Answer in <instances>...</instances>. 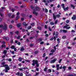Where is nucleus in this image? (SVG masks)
<instances>
[{"mask_svg":"<svg viewBox=\"0 0 76 76\" xmlns=\"http://www.w3.org/2000/svg\"><path fill=\"white\" fill-rule=\"evenodd\" d=\"M6 63V62H3L1 64L2 65H3V67H5V69L4 70V71L5 72H7L8 70H10V68H9V66H8V65H5Z\"/></svg>","mask_w":76,"mask_h":76,"instance_id":"nucleus-1","label":"nucleus"},{"mask_svg":"<svg viewBox=\"0 0 76 76\" xmlns=\"http://www.w3.org/2000/svg\"><path fill=\"white\" fill-rule=\"evenodd\" d=\"M33 63H32V66H35V64H36L37 66V67H38L39 66V64H38V61L37 60H34L32 61Z\"/></svg>","mask_w":76,"mask_h":76,"instance_id":"nucleus-2","label":"nucleus"},{"mask_svg":"<svg viewBox=\"0 0 76 76\" xmlns=\"http://www.w3.org/2000/svg\"><path fill=\"white\" fill-rule=\"evenodd\" d=\"M61 6L62 7L64 10L66 11V10H68L69 9V7H67L66 8H65V7H64V4H63L61 5Z\"/></svg>","mask_w":76,"mask_h":76,"instance_id":"nucleus-3","label":"nucleus"},{"mask_svg":"<svg viewBox=\"0 0 76 76\" xmlns=\"http://www.w3.org/2000/svg\"><path fill=\"white\" fill-rule=\"evenodd\" d=\"M53 15L54 20L56 19V16H57V18H59V17H60V15L58 14L57 15V16H56V15H54V14H53Z\"/></svg>","mask_w":76,"mask_h":76,"instance_id":"nucleus-4","label":"nucleus"},{"mask_svg":"<svg viewBox=\"0 0 76 76\" xmlns=\"http://www.w3.org/2000/svg\"><path fill=\"white\" fill-rule=\"evenodd\" d=\"M69 26V25H66V26H64V28H66V29H70V27H68V26Z\"/></svg>","mask_w":76,"mask_h":76,"instance_id":"nucleus-5","label":"nucleus"},{"mask_svg":"<svg viewBox=\"0 0 76 76\" xmlns=\"http://www.w3.org/2000/svg\"><path fill=\"white\" fill-rule=\"evenodd\" d=\"M56 60H57V58L54 59L53 60H51L50 63H54L56 62Z\"/></svg>","mask_w":76,"mask_h":76,"instance_id":"nucleus-6","label":"nucleus"},{"mask_svg":"<svg viewBox=\"0 0 76 76\" xmlns=\"http://www.w3.org/2000/svg\"><path fill=\"white\" fill-rule=\"evenodd\" d=\"M19 13L18 12L17 13V17L15 19L16 20H18L19 18H20V17L19 16Z\"/></svg>","mask_w":76,"mask_h":76,"instance_id":"nucleus-7","label":"nucleus"},{"mask_svg":"<svg viewBox=\"0 0 76 76\" xmlns=\"http://www.w3.org/2000/svg\"><path fill=\"white\" fill-rule=\"evenodd\" d=\"M11 48L14 49L15 51H16V48H15V46L12 45L11 47Z\"/></svg>","mask_w":76,"mask_h":76,"instance_id":"nucleus-8","label":"nucleus"},{"mask_svg":"<svg viewBox=\"0 0 76 76\" xmlns=\"http://www.w3.org/2000/svg\"><path fill=\"white\" fill-rule=\"evenodd\" d=\"M7 25L5 24L4 27H3V28L4 30H7Z\"/></svg>","mask_w":76,"mask_h":76,"instance_id":"nucleus-9","label":"nucleus"},{"mask_svg":"<svg viewBox=\"0 0 76 76\" xmlns=\"http://www.w3.org/2000/svg\"><path fill=\"white\" fill-rule=\"evenodd\" d=\"M72 19L73 20H76V16H75V15H73V17L72 18Z\"/></svg>","mask_w":76,"mask_h":76,"instance_id":"nucleus-10","label":"nucleus"},{"mask_svg":"<svg viewBox=\"0 0 76 76\" xmlns=\"http://www.w3.org/2000/svg\"><path fill=\"white\" fill-rule=\"evenodd\" d=\"M63 31V32L64 33H66V32H67V31L66 30H60V32H62Z\"/></svg>","mask_w":76,"mask_h":76,"instance_id":"nucleus-11","label":"nucleus"},{"mask_svg":"<svg viewBox=\"0 0 76 76\" xmlns=\"http://www.w3.org/2000/svg\"><path fill=\"white\" fill-rule=\"evenodd\" d=\"M54 0H46L47 3H50V2H52L53 1H54Z\"/></svg>","mask_w":76,"mask_h":76,"instance_id":"nucleus-12","label":"nucleus"},{"mask_svg":"<svg viewBox=\"0 0 76 76\" xmlns=\"http://www.w3.org/2000/svg\"><path fill=\"white\" fill-rule=\"evenodd\" d=\"M60 66L59 64H57L56 65V67H57V70H58V69H59V66Z\"/></svg>","mask_w":76,"mask_h":76,"instance_id":"nucleus-13","label":"nucleus"},{"mask_svg":"<svg viewBox=\"0 0 76 76\" xmlns=\"http://www.w3.org/2000/svg\"><path fill=\"white\" fill-rule=\"evenodd\" d=\"M47 72L48 73H51V70L50 69H48L47 71Z\"/></svg>","mask_w":76,"mask_h":76,"instance_id":"nucleus-14","label":"nucleus"},{"mask_svg":"<svg viewBox=\"0 0 76 76\" xmlns=\"http://www.w3.org/2000/svg\"><path fill=\"white\" fill-rule=\"evenodd\" d=\"M4 39H6V41H8V40H9V37H4Z\"/></svg>","mask_w":76,"mask_h":76,"instance_id":"nucleus-15","label":"nucleus"},{"mask_svg":"<svg viewBox=\"0 0 76 76\" xmlns=\"http://www.w3.org/2000/svg\"><path fill=\"white\" fill-rule=\"evenodd\" d=\"M22 58L20 57L19 58L18 61H22Z\"/></svg>","mask_w":76,"mask_h":76,"instance_id":"nucleus-16","label":"nucleus"},{"mask_svg":"<svg viewBox=\"0 0 76 76\" xmlns=\"http://www.w3.org/2000/svg\"><path fill=\"white\" fill-rule=\"evenodd\" d=\"M58 32H56V38H58Z\"/></svg>","mask_w":76,"mask_h":76,"instance_id":"nucleus-17","label":"nucleus"},{"mask_svg":"<svg viewBox=\"0 0 76 76\" xmlns=\"http://www.w3.org/2000/svg\"><path fill=\"white\" fill-rule=\"evenodd\" d=\"M26 69V68H21L19 69L20 70L22 71V70H23V69Z\"/></svg>","mask_w":76,"mask_h":76,"instance_id":"nucleus-18","label":"nucleus"},{"mask_svg":"<svg viewBox=\"0 0 76 76\" xmlns=\"http://www.w3.org/2000/svg\"><path fill=\"white\" fill-rule=\"evenodd\" d=\"M36 9L37 11H39V10H40V8H38V7H36Z\"/></svg>","mask_w":76,"mask_h":76,"instance_id":"nucleus-19","label":"nucleus"},{"mask_svg":"<svg viewBox=\"0 0 76 76\" xmlns=\"http://www.w3.org/2000/svg\"><path fill=\"white\" fill-rule=\"evenodd\" d=\"M17 25V27H20V26L21 25V24L20 23L18 24Z\"/></svg>","mask_w":76,"mask_h":76,"instance_id":"nucleus-20","label":"nucleus"},{"mask_svg":"<svg viewBox=\"0 0 76 76\" xmlns=\"http://www.w3.org/2000/svg\"><path fill=\"white\" fill-rule=\"evenodd\" d=\"M63 69H64V71L66 70V66H64L62 67Z\"/></svg>","mask_w":76,"mask_h":76,"instance_id":"nucleus-21","label":"nucleus"},{"mask_svg":"<svg viewBox=\"0 0 76 76\" xmlns=\"http://www.w3.org/2000/svg\"><path fill=\"white\" fill-rule=\"evenodd\" d=\"M1 48H3V47L4 48H5V47H6V46L4 45H2L1 46Z\"/></svg>","mask_w":76,"mask_h":76,"instance_id":"nucleus-22","label":"nucleus"},{"mask_svg":"<svg viewBox=\"0 0 76 76\" xmlns=\"http://www.w3.org/2000/svg\"><path fill=\"white\" fill-rule=\"evenodd\" d=\"M6 53H7V50H5L4 51V54H6Z\"/></svg>","mask_w":76,"mask_h":76,"instance_id":"nucleus-23","label":"nucleus"},{"mask_svg":"<svg viewBox=\"0 0 76 76\" xmlns=\"http://www.w3.org/2000/svg\"><path fill=\"white\" fill-rule=\"evenodd\" d=\"M23 25H24V26H27V24H26V23L24 22L23 23Z\"/></svg>","mask_w":76,"mask_h":76,"instance_id":"nucleus-24","label":"nucleus"},{"mask_svg":"<svg viewBox=\"0 0 76 76\" xmlns=\"http://www.w3.org/2000/svg\"><path fill=\"white\" fill-rule=\"evenodd\" d=\"M47 69H48V68H47V67H46V68H45L44 69V71H45V72H46V71H47Z\"/></svg>","mask_w":76,"mask_h":76,"instance_id":"nucleus-25","label":"nucleus"},{"mask_svg":"<svg viewBox=\"0 0 76 76\" xmlns=\"http://www.w3.org/2000/svg\"><path fill=\"white\" fill-rule=\"evenodd\" d=\"M51 51L52 53H54V52H55V50L53 49H52L51 50Z\"/></svg>","mask_w":76,"mask_h":76,"instance_id":"nucleus-26","label":"nucleus"},{"mask_svg":"<svg viewBox=\"0 0 76 76\" xmlns=\"http://www.w3.org/2000/svg\"><path fill=\"white\" fill-rule=\"evenodd\" d=\"M50 24L51 25H54V23L53 22H51L50 23Z\"/></svg>","mask_w":76,"mask_h":76,"instance_id":"nucleus-27","label":"nucleus"},{"mask_svg":"<svg viewBox=\"0 0 76 76\" xmlns=\"http://www.w3.org/2000/svg\"><path fill=\"white\" fill-rule=\"evenodd\" d=\"M71 7H72V9H75V6H73L72 4H71Z\"/></svg>","mask_w":76,"mask_h":76,"instance_id":"nucleus-28","label":"nucleus"},{"mask_svg":"<svg viewBox=\"0 0 76 76\" xmlns=\"http://www.w3.org/2000/svg\"><path fill=\"white\" fill-rule=\"evenodd\" d=\"M24 50L25 49H24V48H22L20 49L21 51H23V50Z\"/></svg>","mask_w":76,"mask_h":76,"instance_id":"nucleus-29","label":"nucleus"},{"mask_svg":"<svg viewBox=\"0 0 76 76\" xmlns=\"http://www.w3.org/2000/svg\"><path fill=\"white\" fill-rule=\"evenodd\" d=\"M16 75L19 76V72H17L16 73Z\"/></svg>","mask_w":76,"mask_h":76,"instance_id":"nucleus-30","label":"nucleus"},{"mask_svg":"<svg viewBox=\"0 0 76 76\" xmlns=\"http://www.w3.org/2000/svg\"><path fill=\"white\" fill-rule=\"evenodd\" d=\"M8 61L9 62H10L11 61H12V59H11V58L8 59Z\"/></svg>","mask_w":76,"mask_h":76,"instance_id":"nucleus-31","label":"nucleus"},{"mask_svg":"<svg viewBox=\"0 0 76 76\" xmlns=\"http://www.w3.org/2000/svg\"><path fill=\"white\" fill-rule=\"evenodd\" d=\"M69 20H67L66 21V23H69Z\"/></svg>","mask_w":76,"mask_h":76,"instance_id":"nucleus-32","label":"nucleus"},{"mask_svg":"<svg viewBox=\"0 0 76 76\" xmlns=\"http://www.w3.org/2000/svg\"><path fill=\"white\" fill-rule=\"evenodd\" d=\"M62 38L63 39H65V38H66V36H63L62 37Z\"/></svg>","mask_w":76,"mask_h":76,"instance_id":"nucleus-33","label":"nucleus"},{"mask_svg":"<svg viewBox=\"0 0 76 76\" xmlns=\"http://www.w3.org/2000/svg\"><path fill=\"white\" fill-rule=\"evenodd\" d=\"M38 29L39 30H41V27H38Z\"/></svg>","mask_w":76,"mask_h":76,"instance_id":"nucleus-34","label":"nucleus"},{"mask_svg":"<svg viewBox=\"0 0 76 76\" xmlns=\"http://www.w3.org/2000/svg\"><path fill=\"white\" fill-rule=\"evenodd\" d=\"M61 61H62V59H60L59 60V63H61Z\"/></svg>","mask_w":76,"mask_h":76,"instance_id":"nucleus-35","label":"nucleus"},{"mask_svg":"<svg viewBox=\"0 0 76 76\" xmlns=\"http://www.w3.org/2000/svg\"><path fill=\"white\" fill-rule=\"evenodd\" d=\"M57 41L58 42V43H59V42H60V39H57Z\"/></svg>","mask_w":76,"mask_h":76,"instance_id":"nucleus-36","label":"nucleus"},{"mask_svg":"<svg viewBox=\"0 0 76 76\" xmlns=\"http://www.w3.org/2000/svg\"><path fill=\"white\" fill-rule=\"evenodd\" d=\"M31 28V26H28V29H30Z\"/></svg>","mask_w":76,"mask_h":76,"instance_id":"nucleus-37","label":"nucleus"},{"mask_svg":"<svg viewBox=\"0 0 76 76\" xmlns=\"http://www.w3.org/2000/svg\"><path fill=\"white\" fill-rule=\"evenodd\" d=\"M9 27L10 29H12V26L11 25H10L9 26Z\"/></svg>","mask_w":76,"mask_h":76,"instance_id":"nucleus-38","label":"nucleus"},{"mask_svg":"<svg viewBox=\"0 0 76 76\" xmlns=\"http://www.w3.org/2000/svg\"><path fill=\"white\" fill-rule=\"evenodd\" d=\"M18 45H20L21 44V43H20V42H18V43H17Z\"/></svg>","mask_w":76,"mask_h":76,"instance_id":"nucleus-39","label":"nucleus"},{"mask_svg":"<svg viewBox=\"0 0 76 76\" xmlns=\"http://www.w3.org/2000/svg\"><path fill=\"white\" fill-rule=\"evenodd\" d=\"M54 39V38H53V37H52L50 39V41H53V40Z\"/></svg>","mask_w":76,"mask_h":76,"instance_id":"nucleus-40","label":"nucleus"},{"mask_svg":"<svg viewBox=\"0 0 76 76\" xmlns=\"http://www.w3.org/2000/svg\"><path fill=\"white\" fill-rule=\"evenodd\" d=\"M34 23H32L31 24V25L32 26H34Z\"/></svg>","mask_w":76,"mask_h":76,"instance_id":"nucleus-41","label":"nucleus"},{"mask_svg":"<svg viewBox=\"0 0 76 76\" xmlns=\"http://www.w3.org/2000/svg\"><path fill=\"white\" fill-rule=\"evenodd\" d=\"M42 1L44 3H46V1H47L45 0H43Z\"/></svg>","mask_w":76,"mask_h":76,"instance_id":"nucleus-42","label":"nucleus"},{"mask_svg":"<svg viewBox=\"0 0 76 76\" xmlns=\"http://www.w3.org/2000/svg\"><path fill=\"white\" fill-rule=\"evenodd\" d=\"M39 75V73L38 72L36 73V76H38Z\"/></svg>","mask_w":76,"mask_h":76,"instance_id":"nucleus-43","label":"nucleus"},{"mask_svg":"<svg viewBox=\"0 0 76 76\" xmlns=\"http://www.w3.org/2000/svg\"><path fill=\"white\" fill-rule=\"evenodd\" d=\"M45 12H46V13H47V12H48V10L46 9H46H45Z\"/></svg>","mask_w":76,"mask_h":76,"instance_id":"nucleus-44","label":"nucleus"},{"mask_svg":"<svg viewBox=\"0 0 76 76\" xmlns=\"http://www.w3.org/2000/svg\"><path fill=\"white\" fill-rule=\"evenodd\" d=\"M20 76H23V73H21L20 74Z\"/></svg>","mask_w":76,"mask_h":76,"instance_id":"nucleus-45","label":"nucleus"},{"mask_svg":"<svg viewBox=\"0 0 76 76\" xmlns=\"http://www.w3.org/2000/svg\"><path fill=\"white\" fill-rule=\"evenodd\" d=\"M45 53H44L43 54V57H45Z\"/></svg>","mask_w":76,"mask_h":76,"instance_id":"nucleus-46","label":"nucleus"},{"mask_svg":"<svg viewBox=\"0 0 76 76\" xmlns=\"http://www.w3.org/2000/svg\"><path fill=\"white\" fill-rule=\"evenodd\" d=\"M33 14H34V15H35V14H36V12H35V11H34H34L33 12Z\"/></svg>","mask_w":76,"mask_h":76,"instance_id":"nucleus-47","label":"nucleus"},{"mask_svg":"<svg viewBox=\"0 0 76 76\" xmlns=\"http://www.w3.org/2000/svg\"><path fill=\"white\" fill-rule=\"evenodd\" d=\"M45 29H47V25H45Z\"/></svg>","mask_w":76,"mask_h":76,"instance_id":"nucleus-48","label":"nucleus"},{"mask_svg":"<svg viewBox=\"0 0 76 76\" xmlns=\"http://www.w3.org/2000/svg\"><path fill=\"white\" fill-rule=\"evenodd\" d=\"M25 61H26L27 62H29V61H30L26 60H25Z\"/></svg>","mask_w":76,"mask_h":76,"instance_id":"nucleus-49","label":"nucleus"},{"mask_svg":"<svg viewBox=\"0 0 76 76\" xmlns=\"http://www.w3.org/2000/svg\"><path fill=\"white\" fill-rule=\"evenodd\" d=\"M14 17H15V15H12L11 16V18H14Z\"/></svg>","mask_w":76,"mask_h":76,"instance_id":"nucleus-50","label":"nucleus"},{"mask_svg":"<svg viewBox=\"0 0 76 76\" xmlns=\"http://www.w3.org/2000/svg\"><path fill=\"white\" fill-rule=\"evenodd\" d=\"M71 32H75V30H72V31H71Z\"/></svg>","mask_w":76,"mask_h":76,"instance_id":"nucleus-51","label":"nucleus"},{"mask_svg":"<svg viewBox=\"0 0 76 76\" xmlns=\"http://www.w3.org/2000/svg\"><path fill=\"white\" fill-rule=\"evenodd\" d=\"M48 28L49 31H51V29L50 28V27H49Z\"/></svg>","mask_w":76,"mask_h":76,"instance_id":"nucleus-52","label":"nucleus"},{"mask_svg":"<svg viewBox=\"0 0 76 76\" xmlns=\"http://www.w3.org/2000/svg\"><path fill=\"white\" fill-rule=\"evenodd\" d=\"M40 44H44V42H40Z\"/></svg>","mask_w":76,"mask_h":76,"instance_id":"nucleus-53","label":"nucleus"},{"mask_svg":"<svg viewBox=\"0 0 76 76\" xmlns=\"http://www.w3.org/2000/svg\"><path fill=\"white\" fill-rule=\"evenodd\" d=\"M57 7L58 8H59L60 7V5L59 4H58Z\"/></svg>","mask_w":76,"mask_h":76,"instance_id":"nucleus-54","label":"nucleus"},{"mask_svg":"<svg viewBox=\"0 0 76 76\" xmlns=\"http://www.w3.org/2000/svg\"><path fill=\"white\" fill-rule=\"evenodd\" d=\"M3 26L2 25H0V28H3Z\"/></svg>","mask_w":76,"mask_h":76,"instance_id":"nucleus-55","label":"nucleus"},{"mask_svg":"<svg viewBox=\"0 0 76 76\" xmlns=\"http://www.w3.org/2000/svg\"><path fill=\"white\" fill-rule=\"evenodd\" d=\"M53 53H50L49 54V56H51V55H53Z\"/></svg>","mask_w":76,"mask_h":76,"instance_id":"nucleus-56","label":"nucleus"},{"mask_svg":"<svg viewBox=\"0 0 76 76\" xmlns=\"http://www.w3.org/2000/svg\"><path fill=\"white\" fill-rule=\"evenodd\" d=\"M5 57H6V56H5V55L3 56H2V58H5Z\"/></svg>","mask_w":76,"mask_h":76,"instance_id":"nucleus-57","label":"nucleus"},{"mask_svg":"<svg viewBox=\"0 0 76 76\" xmlns=\"http://www.w3.org/2000/svg\"><path fill=\"white\" fill-rule=\"evenodd\" d=\"M71 67L70 66H69L68 67V69H69V70H71Z\"/></svg>","mask_w":76,"mask_h":76,"instance_id":"nucleus-58","label":"nucleus"},{"mask_svg":"<svg viewBox=\"0 0 76 76\" xmlns=\"http://www.w3.org/2000/svg\"><path fill=\"white\" fill-rule=\"evenodd\" d=\"M34 1H35V3H37L38 1V0H34Z\"/></svg>","mask_w":76,"mask_h":76,"instance_id":"nucleus-59","label":"nucleus"},{"mask_svg":"<svg viewBox=\"0 0 76 76\" xmlns=\"http://www.w3.org/2000/svg\"><path fill=\"white\" fill-rule=\"evenodd\" d=\"M54 48L55 50H56V46H54Z\"/></svg>","mask_w":76,"mask_h":76,"instance_id":"nucleus-60","label":"nucleus"},{"mask_svg":"<svg viewBox=\"0 0 76 76\" xmlns=\"http://www.w3.org/2000/svg\"><path fill=\"white\" fill-rule=\"evenodd\" d=\"M15 33L16 34H19V31H17L15 32Z\"/></svg>","mask_w":76,"mask_h":76,"instance_id":"nucleus-61","label":"nucleus"},{"mask_svg":"<svg viewBox=\"0 0 76 76\" xmlns=\"http://www.w3.org/2000/svg\"><path fill=\"white\" fill-rule=\"evenodd\" d=\"M8 16L9 17L11 16V13H10L8 14Z\"/></svg>","mask_w":76,"mask_h":76,"instance_id":"nucleus-62","label":"nucleus"},{"mask_svg":"<svg viewBox=\"0 0 76 76\" xmlns=\"http://www.w3.org/2000/svg\"><path fill=\"white\" fill-rule=\"evenodd\" d=\"M17 39H20V36H19L17 38Z\"/></svg>","mask_w":76,"mask_h":76,"instance_id":"nucleus-63","label":"nucleus"},{"mask_svg":"<svg viewBox=\"0 0 76 76\" xmlns=\"http://www.w3.org/2000/svg\"><path fill=\"white\" fill-rule=\"evenodd\" d=\"M0 75H3V73L2 72H1L0 73Z\"/></svg>","mask_w":76,"mask_h":76,"instance_id":"nucleus-64","label":"nucleus"}]
</instances>
